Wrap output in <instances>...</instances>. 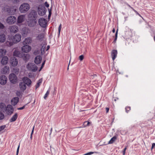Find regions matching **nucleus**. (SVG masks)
Segmentation results:
<instances>
[{"instance_id":"obj_1","label":"nucleus","mask_w":155,"mask_h":155,"mask_svg":"<svg viewBox=\"0 0 155 155\" xmlns=\"http://www.w3.org/2000/svg\"><path fill=\"white\" fill-rule=\"evenodd\" d=\"M30 6L28 3H24L22 4L20 6L19 10L21 13H25L30 9Z\"/></svg>"},{"instance_id":"obj_2","label":"nucleus","mask_w":155,"mask_h":155,"mask_svg":"<svg viewBox=\"0 0 155 155\" xmlns=\"http://www.w3.org/2000/svg\"><path fill=\"white\" fill-rule=\"evenodd\" d=\"M37 12L34 10H31L28 15V19H36L37 18Z\"/></svg>"},{"instance_id":"obj_3","label":"nucleus","mask_w":155,"mask_h":155,"mask_svg":"<svg viewBox=\"0 0 155 155\" xmlns=\"http://www.w3.org/2000/svg\"><path fill=\"white\" fill-rule=\"evenodd\" d=\"M27 68L29 70L33 71H35L38 69V67L33 63H30L27 65Z\"/></svg>"},{"instance_id":"obj_4","label":"nucleus","mask_w":155,"mask_h":155,"mask_svg":"<svg viewBox=\"0 0 155 155\" xmlns=\"http://www.w3.org/2000/svg\"><path fill=\"white\" fill-rule=\"evenodd\" d=\"M4 110L8 115H11L13 113L14 109L11 105L8 104L5 108Z\"/></svg>"},{"instance_id":"obj_5","label":"nucleus","mask_w":155,"mask_h":155,"mask_svg":"<svg viewBox=\"0 0 155 155\" xmlns=\"http://www.w3.org/2000/svg\"><path fill=\"white\" fill-rule=\"evenodd\" d=\"M45 8L42 5H39L38 8V12L39 15L41 16L44 15L45 13Z\"/></svg>"},{"instance_id":"obj_6","label":"nucleus","mask_w":155,"mask_h":155,"mask_svg":"<svg viewBox=\"0 0 155 155\" xmlns=\"http://www.w3.org/2000/svg\"><path fill=\"white\" fill-rule=\"evenodd\" d=\"M16 18L14 16H10L6 19V22L9 25L14 24L16 21Z\"/></svg>"},{"instance_id":"obj_7","label":"nucleus","mask_w":155,"mask_h":155,"mask_svg":"<svg viewBox=\"0 0 155 155\" xmlns=\"http://www.w3.org/2000/svg\"><path fill=\"white\" fill-rule=\"evenodd\" d=\"M38 23L42 27L45 28L47 26V20L44 18H39L38 20Z\"/></svg>"},{"instance_id":"obj_8","label":"nucleus","mask_w":155,"mask_h":155,"mask_svg":"<svg viewBox=\"0 0 155 155\" xmlns=\"http://www.w3.org/2000/svg\"><path fill=\"white\" fill-rule=\"evenodd\" d=\"M21 35L19 34H17L14 36L12 39V41L14 43H16L21 41Z\"/></svg>"},{"instance_id":"obj_9","label":"nucleus","mask_w":155,"mask_h":155,"mask_svg":"<svg viewBox=\"0 0 155 155\" xmlns=\"http://www.w3.org/2000/svg\"><path fill=\"white\" fill-rule=\"evenodd\" d=\"M31 49L30 46L26 45H24L21 48V50L23 52L28 53L29 52Z\"/></svg>"},{"instance_id":"obj_10","label":"nucleus","mask_w":155,"mask_h":155,"mask_svg":"<svg viewBox=\"0 0 155 155\" xmlns=\"http://www.w3.org/2000/svg\"><path fill=\"white\" fill-rule=\"evenodd\" d=\"M8 29L10 31L11 33H16L18 30V26L16 25H13L10 26L8 28Z\"/></svg>"},{"instance_id":"obj_11","label":"nucleus","mask_w":155,"mask_h":155,"mask_svg":"<svg viewBox=\"0 0 155 155\" xmlns=\"http://www.w3.org/2000/svg\"><path fill=\"white\" fill-rule=\"evenodd\" d=\"M10 62L13 66H16L18 64V60L15 57L11 58L10 59Z\"/></svg>"},{"instance_id":"obj_12","label":"nucleus","mask_w":155,"mask_h":155,"mask_svg":"<svg viewBox=\"0 0 155 155\" xmlns=\"http://www.w3.org/2000/svg\"><path fill=\"white\" fill-rule=\"evenodd\" d=\"M36 23V19H28V25L30 27H34Z\"/></svg>"},{"instance_id":"obj_13","label":"nucleus","mask_w":155,"mask_h":155,"mask_svg":"<svg viewBox=\"0 0 155 155\" xmlns=\"http://www.w3.org/2000/svg\"><path fill=\"white\" fill-rule=\"evenodd\" d=\"M44 37V34L43 33H41L36 35V39L38 41H41L43 40Z\"/></svg>"},{"instance_id":"obj_14","label":"nucleus","mask_w":155,"mask_h":155,"mask_svg":"<svg viewBox=\"0 0 155 155\" xmlns=\"http://www.w3.org/2000/svg\"><path fill=\"white\" fill-rule=\"evenodd\" d=\"M6 11L10 15H12L14 14L15 13L16 11V9L14 8H8Z\"/></svg>"},{"instance_id":"obj_15","label":"nucleus","mask_w":155,"mask_h":155,"mask_svg":"<svg viewBox=\"0 0 155 155\" xmlns=\"http://www.w3.org/2000/svg\"><path fill=\"white\" fill-rule=\"evenodd\" d=\"M32 42V39L30 37H28L25 38L23 42V45H28L31 43Z\"/></svg>"},{"instance_id":"obj_16","label":"nucleus","mask_w":155,"mask_h":155,"mask_svg":"<svg viewBox=\"0 0 155 155\" xmlns=\"http://www.w3.org/2000/svg\"><path fill=\"white\" fill-rule=\"evenodd\" d=\"M8 58L7 56H5L2 57L1 61V63L3 65L7 64L8 62Z\"/></svg>"},{"instance_id":"obj_17","label":"nucleus","mask_w":155,"mask_h":155,"mask_svg":"<svg viewBox=\"0 0 155 155\" xmlns=\"http://www.w3.org/2000/svg\"><path fill=\"white\" fill-rule=\"evenodd\" d=\"M42 58L40 56H37L35 59V62L37 64H40L42 61Z\"/></svg>"},{"instance_id":"obj_18","label":"nucleus","mask_w":155,"mask_h":155,"mask_svg":"<svg viewBox=\"0 0 155 155\" xmlns=\"http://www.w3.org/2000/svg\"><path fill=\"white\" fill-rule=\"evenodd\" d=\"M19 98L17 97H14L11 100V104L13 106L17 104L19 101Z\"/></svg>"},{"instance_id":"obj_19","label":"nucleus","mask_w":155,"mask_h":155,"mask_svg":"<svg viewBox=\"0 0 155 155\" xmlns=\"http://www.w3.org/2000/svg\"><path fill=\"white\" fill-rule=\"evenodd\" d=\"M117 50H113L111 52V56L112 60L114 61L117 57Z\"/></svg>"},{"instance_id":"obj_20","label":"nucleus","mask_w":155,"mask_h":155,"mask_svg":"<svg viewBox=\"0 0 155 155\" xmlns=\"http://www.w3.org/2000/svg\"><path fill=\"white\" fill-rule=\"evenodd\" d=\"M23 82L25 83V85L28 86L30 85L31 83V80L29 78H22Z\"/></svg>"},{"instance_id":"obj_21","label":"nucleus","mask_w":155,"mask_h":155,"mask_svg":"<svg viewBox=\"0 0 155 155\" xmlns=\"http://www.w3.org/2000/svg\"><path fill=\"white\" fill-rule=\"evenodd\" d=\"M9 70L8 66H6L2 68L1 70V73L3 74H5L8 73Z\"/></svg>"},{"instance_id":"obj_22","label":"nucleus","mask_w":155,"mask_h":155,"mask_svg":"<svg viewBox=\"0 0 155 155\" xmlns=\"http://www.w3.org/2000/svg\"><path fill=\"white\" fill-rule=\"evenodd\" d=\"M13 55L20 58H21L22 57V54L21 52L17 50H15L13 52Z\"/></svg>"},{"instance_id":"obj_23","label":"nucleus","mask_w":155,"mask_h":155,"mask_svg":"<svg viewBox=\"0 0 155 155\" xmlns=\"http://www.w3.org/2000/svg\"><path fill=\"white\" fill-rule=\"evenodd\" d=\"M19 87L21 91H24L26 89V85L23 82H20L19 84Z\"/></svg>"},{"instance_id":"obj_24","label":"nucleus","mask_w":155,"mask_h":155,"mask_svg":"<svg viewBox=\"0 0 155 155\" xmlns=\"http://www.w3.org/2000/svg\"><path fill=\"white\" fill-rule=\"evenodd\" d=\"M25 18V16L23 15L19 16L17 20V22L18 23H22L24 21Z\"/></svg>"},{"instance_id":"obj_25","label":"nucleus","mask_w":155,"mask_h":155,"mask_svg":"<svg viewBox=\"0 0 155 155\" xmlns=\"http://www.w3.org/2000/svg\"><path fill=\"white\" fill-rule=\"evenodd\" d=\"M6 52V50L4 49H0V58L5 55Z\"/></svg>"},{"instance_id":"obj_26","label":"nucleus","mask_w":155,"mask_h":155,"mask_svg":"<svg viewBox=\"0 0 155 155\" xmlns=\"http://www.w3.org/2000/svg\"><path fill=\"white\" fill-rule=\"evenodd\" d=\"M18 114L17 113H16L10 120V122H11L15 121L16 120Z\"/></svg>"},{"instance_id":"obj_27","label":"nucleus","mask_w":155,"mask_h":155,"mask_svg":"<svg viewBox=\"0 0 155 155\" xmlns=\"http://www.w3.org/2000/svg\"><path fill=\"white\" fill-rule=\"evenodd\" d=\"M117 136H115L112 137L110 140L108 142V144H111L113 143L117 139Z\"/></svg>"},{"instance_id":"obj_28","label":"nucleus","mask_w":155,"mask_h":155,"mask_svg":"<svg viewBox=\"0 0 155 155\" xmlns=\"http://www.w3.org/2000/svg\"><path fill=\"white\" fill-rule=\"evenodd\" d=\"M6 40L5 35L3 34L0 35V42H3Z\"/></svg>"},{"instance_id":"obj_29","label":"nucleus","mask_w":155,"mask_h":155,"mask_svg":"<svg viewBox=\"0 0 155 155\" xmlns=\"http://www.w3.org/2000/svg\"><path fill=\"white\" fill-rule=\"evenodd\" d=\"M7 78H0V83L2 85H4L7 82Z\"/></svg>"},{"instance_id":"obj_30","label":"nucleus","mask_w":155,"mask_h":155,"mask_svg":"<svg viewBox=\"0 0 155 155\" xmlns=\"http://www.w3.org/2000/svg\"><path fill=\"white\" fill-rule=\"evenodd\" d=\"M42 78H41L38 81L37 83V84H36L35 86V89H36L38 88L39 86H40L42 82Z\"/></svg>"},{"instance_id":"obj_31","label":"nucleus","mask_w":155,"mask_h":155,"mask_svg":"<svg viewBox=\"0 0 155 155\" xmlns=\"http://www.w3.org/2000/svg\"><path fill=\"white\" fill-rule=\"evenodd\" d=\"M11 82L13 84L16 83L18 81V78H9Z\"/></svg>"},{"instance_id":"obj_32","label":"nucleus","mask_w":155,"mask_h":155,"mask_svg":"<svg viewBox=\"0 0 155 155\" xmlns=\"http://www.w3.org/2000/svg\"><path fill=\"white\" fill-rule=\"evenodd\" d=\"M12 72L14 73L16 75H17L19 72V70L17 68H14L12 71Z\"/></svg>"},{"instance_id":"obj_33","label":"nucleus","mask_w":155,"mask_h":155,"mask_svg":"<svg viewBox=\"0 0 155 155\" xmlns=\"http://www.w3.org/2000/svg\"><path fill=\"white\" fill-rule=\"evenodd\" d=\"M29 31V29L27 28H25L23 29V33L26 35L28 34Z\"/></svg>"},{"instance_id":"obj_34","label":"nucleus","mask_w":155,"mask_h":155,"mask_svg":"<svg viewBox=\"0 0 155 155\" xmlns=\"http://www.w3.org/2000/svg\"><path fill=\"white\" fill-rule=\"evenodd\" d=\"M5 104L4 103H0V110H4L5 107Z\"/></svg>"},{"instance_id":"obj_35","label":"nucleus","mask_w":155,"mask_h":155,"mask_svg":"<svg viewBox=\"0 0 155 155\" xmlns=\"http://www.w3.org/2000/svg\"><path fill=\"white\" fill-rule=\"evenodd\" d=\"M118 29H117L115 35V38L114 39V40L113 42V43H115L116 42V41H117V33H118Z\"/></svg>"},{"instance_id":"obj_36","label":"nucleus","mask_w":155,"mask_h":155,"mask_svg":"<svg viewBox=\"0 0 155 155\" xmlns=\"http://www.w3.org/2000/svg\"><path fill=\"white\" fill-rule=\"evenodd\" d=\"M46 49V45L45 44H44L42 47L41 51V53L42 52V51L44 53Z\"/></svg>"},{"instance_id":"obj_37","label":"nucleus","mask_w":155,"mask_h":155,"mask_svg":"<svg viewBox=\"0 0 155 155\" xmlns=\"http://www.w3.org/2000/svg\"><path fill=\"white\" fill-rule=\"evenodd\" d=\"M4 117L5 116L4 114L2 113L0 111V120L3 119Z\"/></svg>"},{"instance_id":"obj_38","label":"nucleus","mask_w":155,"mask_h":155,"mask_svg":"<svg viewBox=\"0 0 155 155\" xmlns=\"http://www.w3.org/2000/svg\"><path fill=\"white\" fill-rule=\"evenodd\" d=\"M9 78H17L16 75L13 72L10 74L9 75Z\"/></svg>"},{"instance_id":"obj_39","label":"nucleus","mask_w":155,"mask_h":155,"mask_svg":"<svg viewBox=\"0 0 155 155\" xmlns=\"http://www.w3.org/2000/svg\"><path fill=\"white\" fill-rule=\"evenodd\" d=\"M49 91L48 90L46 92V93H45V95L44 96V98L45 99L47 97H48V95L49 94Z\"/></svg>"},{"instance_id":"obj_40","label":"nucleus","mask_w":155,"mask_h":155,"mask_svg":"<svg viewBox=\"0 0 155 155\" xmlns=\"http://www.w3.org/2000/svg\"><path fill=\"white\" fill-rule=\"evenodd\" d=\"M130 110V107L127 106L125 107L126 112L127 113Z\"/></svg>"},{"instance_id":"obj_41","label":"nucleus","mask_w":155,"mask_h":155,"mask_svg":"<svg viewBox=\"0 0 155 155\" xmlns=\"http://www.w3.org/2000/svg\"><path fill=\"white\" fill-rule=\"evenodd\" d=\"M6 127V125H4L0 126V131L3 130Z\"/></svg>"},{"instance_id":"obj_42","label":"nucleus","mask_w":155,"mask_h":155,"mask_svg":"<svg viewBox=\"0 0 155 155\" xmlns=\"http://www.w3.org/2000/svg\"><path fill=\"white\" fill-rule=\"evenodd\" d=\"M84 56L82 55H81L79 57V59L80 60V61H82L84 59Z\"/></svg>"},{"instance_id":"obj_43","label":"nucleus","mask_w":155,"mask_h":155,"mask_svg":"<svg viewBox=\"0 0 155 155\" xmlns=\"http://www.w3.org/2000/svg\"><path fill=\"white\" fill-rule=\"evenodd\" d=\"M4 27V25L0 22V29H3Z\"/></svg>"},{"instance_id":"obj_44","label":"nucleus","mask_w":155,"mask_h":155,"mask_svg":"<svg viewBox=\"0 0 155 155\" xmlns=\"http://www.w3.org/2000/svg\"><path fill=\"white\" fill-rule=\"evenodd\" d=\"M26 105L25 104V105H24L23 107H21L18 108L17 109L18 110H21L23 109H24L25 108Z\"/></svg>"},{"instance_id":"obj_45","label":"nucleus","mask_w":155,"mask_h":155,"mask_svg":"<svg viewBox=\"0 0 155 155\" xmlns=\"http://www.w3.org/2000/svg\"><path fill=\"white\" fill-rule=\"evenodd\" d=\"M61 24H60V25H59V26L58 29V32L59 34L60 33L61 30Z\"/></svg>"},{"instance_id":"obj_46","label":"nucleus","mask_w":155,"mask_h":155,"mask_svg":"<svg viewBox=\"0 0 155 155\" xmlns=\"http://www.w3.org/2000/svg\"><path fill=\"white\" fill-rule=\"evenodd\" d=\"M45 60L44 61V62H43V63H42V66L41 67L40 69V70H39V71H40L41 70V69L42 68L43 66H44V65L45 64Z\"/></svg>"},{"instance_id":"obj_47","label":"nucleus","mask_w":155,"mask_h":155,"mask_svg":"<svg viewBox=\"0 0 155 155\" xmlns=\"http://www.w3.org/2000/svg\"><path fill=\"white\" fill-rule=\"evenodd\" d=\"M16 95L19 97H20L21 95V93L19 91H17L16 92Z\"/></svg>"},{"instance_id":"obj_48","label":"nucleus","mask_w":155,"mask_h":155,"mask_svg":"<svg viewBox=\"0 0 155 155\" xmlns=\"http://www.w3.org/2000/svg\"><path fill=\"white\" fill-rule=\"evenodd\" d=\"M127 149V147H125L123 151V155H125V151Z\"/></svg>"},{"instance_id":"obj_49","label":"nucleus","mask_w":155,"mask_h":155,"mask_svg":"<svg viewBox=\"0 0 155 155\" xmlns=\"http://www.w3.org/2000/svg\"><path fill=\"white\" fill-rule=\"evenodd\" d=\"M86 123H87V124L86 125H85L86 126H89V124L90 123V122H89L88 121H85L84 122V124H85Z\"/></svg>"},{"instance_id":"obj_50","label":"nucleus","mask_w":155,"mask_h":155,"mask_svg":"<svg viewBox=\"0 0 155 155\" xmlns=\"http://www.w3.org/2000/svg\"><path fill=\"white\" fill-rule=\"evenodd\" d=\"M133 10L136 13L137 15H139L140 17H141V15L136 10L133 9Z\"/></svg>"},{"instance_id":"obj_51","label":"nucleus","mask_w":155,"mask_h":155,"mask_svg":"<svg viewBox=\"0 0 155 155\" xmlns=\"http://www.w3.org/2000/svg\"><path fill=\"white\" fill-rule=\"evenodd\" d=\"M19 147H20L19 145V146H18V147L17 148V149L16 155H18V152H19Z\"/></svg>"},{"instance_id":"obj_52","label":"nucleus","mask_w":155,"mask_h":155,"mask_svg":"<svg viewBox=\"0 0 155 155\" xmlns=\"http://www.w3.org/2000/svg\"><path fill=\"white\" fill-rule=\"evenodd\" d=\"M45 6L48 8L49 6V5L48 3L47 2H45Z\"/></svg>"},{"instance_id":"obj_53","label":"nucleus","mask_w":155,"mask_h":155,"mask_svg":"<svg viewBox=\"0 0 155 155\" xmlns=\"http://www.w3.org/2000/svg\"><path fill=\"white\" fill-rule=\"evenodd\" d=\"M155 146V143H153L152 145L151 149H152Z\"/></svg>"},{"instance_id":"obj_54","label":"nucleus","mask_w":155,"mask_h":155,"mask_svg":"<svg viewBox=\"0 0 155 155\" xmlns=\"http://www.w3.org/2000/svg\"><path fill=\"white\" fill-rule=\"evenodd\" d=\"M106 112L107 113L109 112V108L108 107H106Z\"/></svg>"},{"instance_id":"obj_55","label":"nucleus","mask_w":155,"mask_h":155,"mask_svg":"<svg viewBox=\"0 0 155 155\" xmlns=\"http://www.w3.org/2000/svg\"><path fill=\"white\" fill-rule=\"evenodd\" d=\"M49 11V15H51V9H48Z\"/></svg>"},{"instance_id":"obj_56","label":"nucleus","mask_w":155,"mask_h":155,"mask_svg":"<svg viewBox=\"0 0 155 155\" xmlns=\"http://www.w3.org/2000/svg\"><path fill=\"white\" fill-rule=\"evenodd\" d=\"M52 127H51V130H50V133L49 134V135H51V133H52Z\"/></svg>"},{"instance_id":"obj_57","label":"nucleus","mask_w":155,"mask_h":155,"mask_svg":"<svg viewBox=\"0 0 155 155\" xmlns=\"http://www.w3.org/2000/svg\"><path fill=\"white\" fill-rule=\"evenodd\" d=\"M34 129V126L33 127L31 133V135H32L33 134V133Z\"/></svg>"},{"instance_id":"obj_58","label":"nucleus","mask_w":155,"mask_h":155,"mask_svg":"<svg viewBox=\"0 0 155 155\" xmlns=\"http://www.w3.org/2000/svg\"><path fill=\"white\" fill-rule=\"evenodd\" d=\"M8 43H9V45L10 46H12V45H13V43L12 42H8Z\"/></svg>"},{"instance_id":"obj_59","label":"nucleus","mask_w":155,"mask_h":155,"mask_svg":"<svg viewBox=\"0 0 155 155\" xmlns=\"http://www.w3.org/2000/svg\"><path fill=\"white\" fill-rule=\"evenodd\" d=\"M49 48H50V46H49V45L47 47V48H46V51H47V50H48L49 49Z\"/></svg>"},{"instance_id":"obj_60","label":"nucleus","mask_w":155,"mask_h":155,"mask_svg":"<svg viewBox=\"0 0 155 155\" xmlns=\"http://www.w3.org/2000/svg\"><path fill=\"white\" fill-rule=\"evenodd\" d=\"M112 32L113 33H114L115 32V28H114L112 30Z\"/></svg>"},{"instance_id":"obj_61","label":"nucleus","mask_w":155,"mask_h":155,"mask_svg":"<svg viewBox=\"0 0 155 155\" xmlns=\"http://www.w3.org/2000/svg\"><path fill=\"white\" fill-rule=\"evenodd\" d=\"M127 6H128L129 7H130V8H132L133 9V8L132 7H131L130 6V5H129V4H127Z\"/></svg>"},{"instance_id":"obj_62","label":"nucleus","mask_w":155,"mask_h":155,"mask_svg":"<svg viewBox=\"0 0 155 155\" xmlns=\"http://www.w3.org/2000/svg\"><path fill=\"white\" fill-rule=\"evenodd\" d=\"M127 17H124L125 20L126 21L127 20Z\"/></svg>"},{"instance_id":"obj_63","label":"nucleus","mask_w":155,"mask_h":155,"mask_svg":"<svg viewBox=\"0 0 155 155\" xmlns=\"http://www.w3.org/2000/svg\"><path fill=\"white\" fill-rule=\"evenodd\" d=\"M93 77H97V75H96V74H94V75H93Z\"/></svg>"},{"instance_id":"obj_64","label":"nucleus","mask_w":155,"mask_h":155,"mask_svg":"<svg viewBox=\"0 0 155 155\" xmlns=\"http://www.w3.org/2000/svg\"><path fill=\"white\" fill-rule=\"evenodd\" d=\"M30 138L31 139H32V135H31Z\"/></svg>"}]
</instances>
